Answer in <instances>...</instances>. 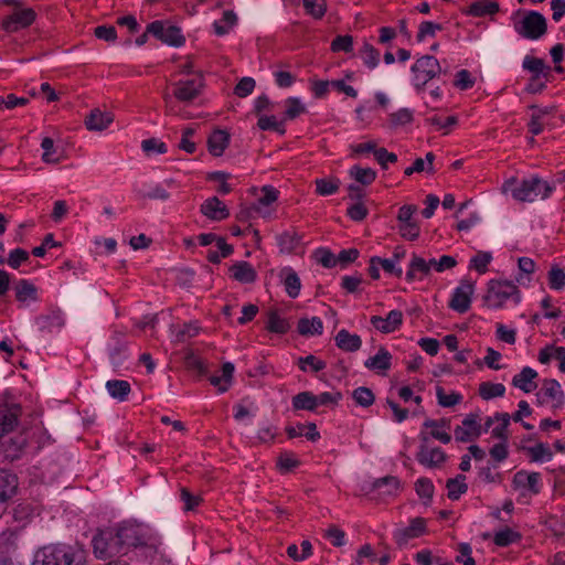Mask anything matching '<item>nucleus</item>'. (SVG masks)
<instances>
[{
  "label": "nucleus",
  "mask_w": 565,
  "mask_h": 565,
  "mask_svg": "<svg viewBox=\"0 0 565 565\" xmlns=\"http://www.w3.org/2000/svg\"><path fill=\"white\" fill-rule=\"evenodd\" d=\"M446 487L448 490V498L450 500H458L460 495L468 490L466 477L463 475H458L456 478L449 479Z\"/></svg>",
  "instance_id": "obj_37"
},
{
  "label": "nucleus",
  "mask_w": 565,
  "mask_h": 565,
  "mask_svg": "<svg viewBox=\"0 0 565 565\" xmlns=\"http://www.w3.org/2000/svg\"><path fill=\"white\" fill-rule=\"evenodd\" d=\"M413 119V113L408 108H402L391 114V124L393 126H402L411 122Z\"/></svg>",
  "instance_id": "obj_62"
},
{
  "label": "nucleus",
  "mask_w": 565,
  "mask_h": 565,
  "mask_svg": "<svg viewBox=\"0 0 565 565\" xmlns=\"http://www.w3.org/2000/svg\"><path fill=\"white\" fill-rule=\"evenodd\" d=\"M499 11V4L495 1L490 0H480L473 2L467 13L472 17H484V15H493Z\"/></svg>",
  "instance_id": "obj_30"
},
{
  "label": "nucleus",
  "mask_w": 565,
  "mask_h": 565,
  "mask_svg": "<svg viewBox=\"0 0 565 565\" xmlns=\"http://www.w3.org/2000/svg\"><path fill=\"white\" fill-rule=\"evenodd\" d=\"M430 275L429 266L426 263V259L414 254L409 262L408 270L406 271V279L408 281H414L417 279H423Z\"/></svg>",
  "instance_id": "obj_24"
},
{
  "label": "nucleus",
  "mask_w": 565,
  "mask_h": 565,
  "mask_svg": "<svg viewBox=\"0 0 565 565\" xmlns=\"http://www.w3.org/2000/svg\"><path fill=\"white\" fill-rule=\"evenodd\" d=\"M360 56L369 68H375L380 62L379 51L371 44L364 43Z\"/></svg>",
  "instance_id": "obj_45"
},
{
  "label": "nucleus",
  "mask_w": 565,
  "mask_h": 565,
  "mask_svg": "<svg viewBox=\"0 0 565 565\" xmlns=\"http://www.w3.org/2000/svg\"><path fill=\"white\" fill-rule=\"evenodd\" d=\"M173 96L181 103H191L202 92L203 81L201 77L180 79L172 84Z\"/></svg>",
  "instance_id": "obj_12"
},
{
  "label": "nucleus",
  "mask_w": 565,
  "mask_h": 565,
  "mask_svg": "<svg viewBox=\"0 0 565 565\" xmlns=\"http://www.w3.org/2000/svg\"><path fill=\"white\" fill-rule=\"evenodd\" d=\"M334 340L337 347L345 352H355L362 345L361 338L358 334L350 333L345 329H341Z\"/></svg>",
  "instance_id": "obj_25"
},
{
  "label": "nucleus",
  "mask_w": 565,
  "mask_h": 565,
  "mask_svg": "<svg viewBox=\"0 0 565 565\" xmlns=\"http://www.w3.org/2000/svg\"><path fill=\"white\" fill-rule=\"evenodd\" d=\"M29 253L25 249L22 248H15L10 252L8 259H6V263L13 269H17L20 267V265L26 260H29Z\"/></svg>",
  "instance_id": "obj_54"
},
{
  "label": "nucleus",
  "mask_w": 565,
  "mask_h": 565,
  "mask_svg": "<svg viewBox=\"0 0 565 565\" xmlns=\"http://www.w3.org/2000/svg\"><path fill=\"white\" fill-rule=\"evenodd\" d=\"M257 126L262 130H275L280 134L285 132V129L281 128L280 122L275 116H260Z\"/></svg>",
  "instance_id": "obj_59"
},
{
  "label": "nucleus",
  "mask_w": 565,
  "mask_h": 565,
  "mask_svg": "<svg viewBox=\"0 0 565 565\" xmlns=\"http://www.w3.org/2000/svg\"><path fill=\"white\" fill-rule=\"evenodd\" d=\"M285 290L290 298H297L300 292L301 282L300 278L291 268H284L280 273Z\"/></svg>",
  "instance_id": "obj_28"
},
{
  "label": "nucleus",
  "mask_w": 565,
  "mask_h": 565,
  "mask_svg": "<svg viewBox=\"0 0 565 565\" xmlns=\"http://www.w3.org/2000/svg\"><path fill=\"white\" fill-rule=\"evenodd\" d=\"M230 143V135L222 129L215 130L207 140V147L211 154L220 157Z\"/></svg>",
  "instance_id": "obj_27"
},
{
  "label": "nucleus",
  "mask_w": 565,
  "mask_h": 565,
  "mask_svg": "<svg viewBox=\"0 0 565 565\" xmlns=\"http://www.w3.org/2000/svg\"><path fill=\"white\" fill-rule=\"evenodd\" d=\"M299 367L302 371H306V365H309L313 372H319L326 367V363L315 355H307L305 358H299L298 360Z\"/></svg>",
  "instance_id": "obj_61"
},
{
  "label": "nucleus",
  "mask_w": 565,
  "mask_h": 565,
  "mask_svg": "<svg viewBox=\"0 0 565 565\" xmlns=\"http://www.w3.org/2000/svg\"><path fill=\"white\" fill-rule=\"evenodd\" d=\"M512 19L514 31L524 39L539 40L546 33V19L537 11H518Z\"/></svg>",
  "instance_id": "obj_4"
},
{
  "label": "nucleus",
  "mask_w": 565,
  "mask_h": 565,
  "mask_svg": "<svg viewBox=\"0 0 565 565\" xmlns=\"http://www.w3.org/2000/svg\"><path fill=\"white\" fill-rule=\"evenodd\" d=\"M237 15L234 11L227 10L223 13L220 21L213 23L214 31L217 35H224L236 24Z\"/></svg>",
  "instance_id": "obj_38"
},
{
  "label": "nucleus",
  "mask_w": 565,
  "mask_h": 565,
  "mask_svg": "<svg viewBox=\"0 0 565 565\" xmlns=\"http://www.w3.org/2000/svg\"><path fill=\"white\" fill-rule=\"evenodd\" d=\"M118 543L126 554L130 547L143 546L149 551L157 552L158 540L140 525L132 523H121L117 529H114Z\"/></svg>",
  "instance_id": "obj_3"
},
{
  "label": "nucleus",
  "mask_w": 565,
  "mask_h": 565,
  "mask_svg": "<svg viewBox=\"0 0 565 565\" xmlns=\"http://www.w3.org/2000/svg\"><path fill=\"white\" fill-rule=\"evenodd\" d=\"M504 393L505 386L501 383L482 382L479 385V395L484 401L502 397Z\"/></svg>",
  "instance_id": "obj_36"
},
{
  "label": "nucleus",
  "mask_w": 565,
  "mask_h": 565,
  "mask_svg": "<svg viewBox=\"0 0 565 565\" xmlns=\"http://www.w3.org/2000/svg\"><path fill=\"white\" fill-rule=\"evenodd\" d=\"M492 259V255L489 252H478L470 260V267L475 268L480 274L487 271L488 265Z\"/></svg>",
  "instance_id": "obj_53"
},
{
  "label": "nucleus",
  "mask_w": 565,
  "mask_h": 565,
  "mask_svg": "<svg viewBox=\"0 0 565 565\" xmlns=\"http://www.w3.org/2000/svg\"><path fill=\"white\" fill-rule=\"evenodd\" d=\"M141 149L148 156L153 154V153L162 154V153H166L168 150L166 143L160 141L157 138H149V139L142 140Z\"/></svg>",
  "instance_id": "obj_52"
},
{
  "label": "nucleus",
  "mask_w": 565,
  "mask_h": 565,
  "mask_svg": "<svg viewBox=\"0 0 565 565\" xmlns=\"http://www.w3.org/2000/svg\"><path fill=\"white\" fill-rule=\"evenodd\" d=\"M391 353L386 349L381 348L374 356L369 358L364 362V366L370 370L386 371L391 367Z\"/></svg>",
  "instance_id": "obj_29"
},
{
  "label": "nucleus",
  "mask_w": 565,
  "mask_h": 565,
  "mask_svg": "<svg viewBox=\"0 0 565 565\" xmlns=\"http://www.w3.org/2000/svg\"><path fill=\"white\" fill-rule=\"evenodd\" d=\"M323 324L320 318L313 317L311 319L302 318L298 321V332L301 335L310 337L321 334Z\"/></svg>",
  "instance_id": "obj_31"
},
{
  "label": "nucleus",
  "mask_w": 565,
  "mask_h": 565,
  "mask_svg": "<svg viewBox=\"0 0 565 565\" xmlns=\"http://www.w3.org/2000/svg\"><path fill=\"white\" fill-rule=\"evenodd\" d=\"M255 81L252 77H243L235 87V94L238 97H246L253 93Z\"/></svg>",
  "instance_id": "obj_63"
},
{
  "label": "nucleus",
  "mask_w": 565,
  "mask_h": 565,
  "mask_svg": "<svg viewBox=\"0 0 565 565\" xmlns=\"http://www.w3.org/2000/svg\"><path fill=\"white\" fill-rule=\"evenodd\" d=\"M503 192H510L512 198L521 202H533L537 198L546 199L551 192L552 186L539 178L523 179L519 181L511 178L502 185Z\"/></svg>",
  "instance_id": "obj_1"
},
{
  "label": "nucleus",
  "mask_w": 565,
  "mask_h": 565,
  "mask_svg": "<svg viewBox=\"0 0 565 565\" xmlns=\"http://www.w3.org/2000/svg\"><path fill=\"white\" fill-rule=\"evenodd\" d=\"M481 435V425L478 423V416L470 414L455 428V438L460 443H469Z\"/></svg>",
  "instance_id": "obj_15"
},
{
  "label": "nucleus",
  "mask_w": 565,
  "mask_h": 565,
  "mask_svg": "<svg viewBox=\"0 0 565 565\" xmlns=\"http://www.w3.org/2000/svg\"><path fill=\"white\" fill-rule=\"evenodd\" d=\"M147 33L152 34L162 43L171 46H181L185 42L181 30L178 26L164 21H153L148 24Z\"/></svg>",
  "instance_id": "obj_8"
},
{
  "label": "nucleus",
  "mask_w": 565,
  "mask_h": 565,
  "mask_svg": "<svg viewBox=\"0 0 565 565\" xmlns=\"http://www.w3.org/2000/svg\"><path fill=\"white\" fill-rule=\"evenodd\" d=\"M515 489L537 494L541 491V475L539 472L518 471L513 477Z\"/></svg>",
  "instance_id": "obj_16"
},
{
  "label": "nucleus",
  "mask_w": 565,
  "mask_h": 565,
  "mask_svg": "<svg viewBox=\"0 0 565 565\" xmlns=\"http://www.w3.org/2000/svg\"><path fill=\"white\" fill-rule=\"evenodd\" d=\"M315 183H316L317 193L322 196L334 194L339 190V186H340V181L334 178L317 179L315 181Z\"/></svg>",
  "instance_id": "obj_43"
},
{
  "label": "nucleus",
  "mask_w": 565,
  "mask_h": 565,
  "mask_svg": "<svg viewBox=\"0 0 565 565\" xmlns=\"http://www.w3.org/2000/svg\"><path fill=\"white\" fill-rule=\"evenodd\" d=\"M292 407L297 411L303 409V411H310L313 412L317 409L316 404V395H313L311 392L305 391L301 393H298L292 397Z\"/></svg>",
  "instance_id": "obj_34"
},
{
  "label": "nucleus",
  "mask_w": 565,
  "mask_h": 565,
  "mask_svg": "<svg viewBox=\"0 0 565 565\" xmlns=\"http://www.w3.org/2000/svg\"><path fill=\"white\" fill-rule=\"evenodd\" d=\"M422 445L419 446V450L417 452V460L423 466L435 468L441 465L446 460V454L438 447L429 448L426 443L428 437L424 434L420 435Z\"/></svg>",
  "instance_id": "obj_13"
},
{
  "label": "nucleus",
  "mask_w": 565,
  "mask_h": 565,
  "mask_svg": "<svg viewBox=\"0 0 565 565\" xmlns=\"http://www.w3.org/2000/svg\"><path fill=\"white\" fill-rule=\"evenodd\" d=\"M548 285L554 290L565 287V271L557 265H553L548 271Z\"/></svg>",
  "instance_id": "obj_48"
},
{
  "label": "nucleus",
  "mask_w": 565,
  "mask_h": 565,
  "mask_svg": "<svg viewBox=\"0 0 565 565\" xmlns=\"http://www.w3.org/2000/svg\"><path fill=\"white\" fill-rule=\"evenodd\" d=\"M43 149L42 160L49 164H56L61 161V157L57 156V149L54 146V141L50 137H44L41 142Z\"/></svg>",
  "instance_id": "obj_39"
},
{
  "label": "nucleus",
  "mask_w": 565,
  "mask_h": 565,
  "mask_svg": "<svg viewBox=\"0 0 565 565\" xmlns=\"http://www.w3.org/2000/svg\"><path fill=\"white\" fill-rule=\"evenodd\" d=\"M523 68L534 73V75L539 77L543 74L546 66L544 61L541 58L525 56L523 60Z\"/></svg>",
  "instance_id": "obj_58"
},
{
  "label": "nucleus",
  "mask_w": 565,
  "mask_h": 565,
  "mask_svg": "<svg viewBox=\"0 0 565 565\" xmlns=\"http://www.w3.org/2000/svg\"><path fill=\"white\" fill-rule=\"evenodd\" d=\"M520 539V535L511 530L510 527H505L494 535V543L498 546H508Z\"/></svg>",
  "instance_id": "obj_51"
},
{
  "label": "nucleus",
  "mask_w": 565,
  "mask_h": 565,
  "mask_svg": "<svg viewBox=\"0 0 565 565\" xmlns=\"http://www.w3.org/2000/svg\"><path fill=\"white\" fill-rule=\"evenodd\" d=\"M536 377L537 372L530 366H525L519 374L514 375L512 384L523 392L530 393L536 388V384L534 383V379Z\"/></svg>",
  "instance_id": "obj_23"
},
{
  "label": "nucleus",
  "mask_w": 565,
  "mask_h": 565,
  "mask_svg": "<svg viewBox=\"0 0 565 565\" xmlns=\"http://www.w3.org/2000/svg\"><path fill=\"white\" fill-rule=\"evenodd\" d=\"M472 294L473 284L467 280L461 281V284L454 291L449 307L459 313L468 311L470 308Z\"/></svg>",
  "instance_id": "obj_14"
},
{
  "label": "nucleus",
  "mask_w": 565,
  "mask_h": 565,
  "mask_svg": "<svg viewBox=\"0 0 565 565\" xmlns=\"http://www.w3.org/2000/svg\"><path fill=\"white\" fill-rule=\"evenodd\" d=\"M495 419L499 424L492 428V436L501 440H507V429L510 424L511 416L508 413H497Z\"/></svg>",
  "instance_id": "obj_47"
},
{
  "label": "nucleus",
  "mask_w": 565,
  "mask_h": 565,
  "mask_svg": "<svg viewBox=\"0 0 565 565\" xmlns=\"http://www.w3.org/2000/svg\"><path fill=\"white\" fill-rule=\"evenodd\" d=\"M333 52H351L353 50V38L351 35H339L331 43Z\"/></svg>",
  "instance_id": "obj_55"
},
{
  "label": "nucleus",
  "mask_w": 565,
  "mask_h": 565,
  "mask_svg": "<svg viewBox=\"0 0 565 565\" xmlns=\"http://www.w3.org/2000/svg\"><path fill=\"white\" fill-rule=\"evenodd\" d=\"M355 403L362 407H369L374 403V394L369 387L360 386L352 392Z\"/></svg>",
  "instance_id": "obj_49"
},
{
  "label": "nucleus",
  "mask_w": 565,
  "mask_h": 565,
  "mask_svg": "<svg viewBox=\"0 0 565 565\" xmlns=\"http://www.w3.org/2000/svg\"><path fill=\"white\" fill-rule=\"evenodd\" d=\"M412 72L415 87L422 89L430 79L441 73V66L436 57L424 55L414 63Z\"/></svg>",
  "instance_id": "obj_7"
},
{
  "label": "nucleus",
  "mask_w": 565,
  "mask_h": 565,
  "mask_svg": "<svg viewBox=\"0 0 565 565\" xmlns=\"http://www.w3.org/2000/svg\"><path fill=\"white\" fill-rule=\"evenodd\" d=\"M36 18V13L32 8L14 9L13 12L2 20L0 26L8 33L18 32L20 29L30 26Z\"/></svg>",
  "instance_id": "obj_10"
},
{
  "label": "nucleus",
  "mask_w": 565,
  "mask_h": 565,
  "mask_svg": "<svg viewBox=\"0 0 565 565\" xmlns=\"http://www.w3.org/2000/svg\"><path fill=\"white\" fill-rule=\"evenodd\" d=\"M350 175L354 178L356 182L369 185L375 180L376 172L371 168L354 166L350 169Z\"/></svg>",
  "instance_id": "obj_41"
},
{
  "label": "nucleus",
  "mask_w": 565,
  "mask_h": 565,
  "mask_svg": "<svg viewBox=\"0 0 565 565\" xmlns=\"http://www.w3.org/2000/svg\"><path fill=\"white\" fill-rule=\"evenodd\" d=\"M403 321V313L399 310H392L388 312L386 318L380 316H373L371 323L383 333H391L395 331Z\"/></svg>",
  "instance_id": "obj_19"
},
{
  "label": "nucleus",
  "mask_w": 565,
  "mask_h": 565,
  "mask_svg": "<svg viewBox=\"0 0 565 565\" xmlns=\"http://www.w3.org/2000/svg\"><path fill=\"white\" fill-rule=\"evenodd\" d=\"M85 552L65 545L46 546L36 552L33 565H84Z\"/></svg>",
  "instance_id": "obj_2"
},
{
  "label": "nucleus",
  "mask_w": 565,
  "mask_h": 565,
  "mask_svg": "<svg viewBox=\"0 0 565 565\" xmlns=\"http://www.w3.org/2000/svg\"><path fill=\"white\" fill-rule=\"evenodd\" d=\"M231 276L242 282L250 284L256 280L257 274L252 265L247 262H237L230 268Z\"/></svg>",
  "instance_id": "obj_22"
},
{
  "label": "nucleus",
  "mask_w": 565,
  "mask_h": 565,
  "mask_svg": "<svg viewBox=\"0 0 565 565\" xmlns=\"http://www.w3.org/2000/svg\"><path fill=\"white\" fill-rule=\"evenodd\" d=\"M114 121V116L110 113L102 111L98 108L93 109L85 119V125L88 130L103 131Z\"/></svg>",
  "instance_id": "obj_21"
},
{
  "label": "nucleus",
  "mask_w": 565,
  "mask_h": 565,
  "mask_svg": "<svg viewBox=\"0 0 565 565\" xmlns=\"http://www.w3.org/2000/svg\"><path fill=\"white\" fill-rule=\"evenodd\" d=\"M302 3L307 14H309L313 19H322V17L327 12L326 0H302Z\"/></svg>",
  "instance_id": "obj_42"
},
{
  "label": "nucleus",
  "mask_w": 565,
  "mask_h": 565,
  "mask_svg": "<svg viewBox=\"0 0 565 565\" xmlns=\"http://www.w3.org/2000/svg\"><path fill=\"white\" fill-rule=\"evenodd\" d=\"M315 256H316L317 262L326 268H331V267L335 266V264H337V258L328 249L319 248L316 252Z\"/></svg>",
  "instance_id": "obj_64"
},
{
  "label": "nucleus",
  "mask_w": 565,
  "mask_h": 565,
  "mask_svg": "<svg viewBox=\"0 0 565 565\" xmlns=\"http://www.w3.org/2000/svg\"><path fill=\"white\" fill-rule=\"evenodd\" d=\"M21 406L10 396H0V437L14 429Z\"/></svg>",
  "instance_id": "obj_9"
},
{
  "label": "nucleus",
  "mask_w": 565,
  "mask_h": 565,
  "mask_svg": "<svg viewBox=\"0 0 565 565\" xmlns=\"http://www.w3.org/2000/svg\"><path fill=\"white\" fill-rule=\"evenodd\" d=\"M306 111L305 105L297 97H289L286 99L285 117L287 119H295Z\"/></svg>",
  "instance_id": "obj_50"
},
{
  "label": "nucleus",
  "mask_w": 565,
  "mask_h": 565,
  "mask_svg": "<svg viewBox=\"0 0 565 565\" xmlns=\"http://www.w3.org/2000/svg\"><path fill=\"white\" fill-rule=\"evenodd\" d=\"M15 297L20 302L35 301L36 287L30 281L22 279L15 286Z\"/></svg>",
  "instance_id": "obj_35"
},
{
  "label": "nucleus",
  "mask_w": 565,
  "mask_h": 565,
  "mask_svg": "<svg viewBox=\"0 0 565 565\" xmlns=\"http://www.w3.org/2000/svg\"><path fill=\"white\" fill-rule=\"evenodd\" d=\"M373 263H379L381 267L388 274L394 275L396 277H401L403 275V270L401 267L396 266V260L392 258H381L373 257Z\"/></svg>",
  "instance_id": "obj_60"
},
{
  "label": "nucleus",
  "mask_w": 565,
  "mask_h": 565,
  "mask_svg": "<svg viewBox=\"0 0 565 565\" xmlns=\"http://www.w3.org/2000/svg\"><path fill=\"white\" fill-rule=\"evenodd\" d=\"M527 454L533 461H550L553 457V452L548 445L539 443L527 448Z\"/></svg>",
  "instance_id": "obj_44"
},
{
  "label": "nucleus",
  "mask_w": 565,
  "mask_h": 565,
  "mask_svg": "<svg viewBox=\"0 0 565 565\" xmlns=\"http://www.w3.org/2000/svg\"><path fill=\"white\" fill-rule=\"evenodd\" d=\"M425 531V521L420 518L412 520L409 526L397 529L394 539L399 546H404L412 539L418 537Z\"/></svg>",
  "instance_id": "obj_18"
},
{
  "label": "nucleus",
  "mask_w": 565,
  "mask_h": 565,
  "mask_svg": "<svg viewBox=\"0 0 565 565\" xmlns=\"http://www.w3.org/2000/svg\"><path fill=\"white\" fill-rule=\"evenodd\" d=\"M370 490L376 492L380 499H385L398 492L399 480L396 477L386 476L373 481Z\"/></svg>",
  "instance_id": "obj_20"
},
{
  "label": "nucleus",
  "mask_w": 565,
  "mask_h": 565,
  "mask_svg": "<svg viewBox=\"0 0 565 565\" xmlns=\"http://www.w3.org/2000/svg\"><path fill=\"white\" fill-rule=\"evenodd\" d=\"M520 298V291L513 282L491 280L484 300L490 308L499 309L510 299L519 303Z\"/></svg>",
  "instance_id": "obj_5"
},
{
  "label": "nucleus",
  "mask_w": 565,
  "mask_h": 565,
  "mask_svg": "<svg viewBox=\"0 0 565 565\" xmlns=\"http://www.w3.org/2000/svg\"><path fill=\"white\" fill-rule=\"evenodd\" d=\"M540 404L551 403L553 408H559L564 404V393L561 384L556 380H544L542 387L536 393Z\"/></svg>",
  "instance_id": "obj_11"
},
{
  "label": "nucleus",
  "mask_w": 565,
  "mask_h": 565,
  "mask_svg": "<svg viewBox=\"0 0 565 565\" xmlns=\"http://www.w3.org/2000/svg\"><path fill=\"white\" fill-rule=\"evenodd\" d=\"M201 213L212 221H222L230 216L226 205L216 196L205 200L201 205Z\"/></svg>",
  "instance_id": "obj_17"
},
{
  "label": "nucleus",
  "mask_w": 565,
  "mask_h": 565,
  "mask_svg": "<svg viewBox=\"0 0 565 565\" xmlns=\"http://www.w3.org/2000/svg\"><path fill=\"white\" fill-rule=\"evenodd\" d=\"M93 551L97 558L106 559L124 555L114 529L99 531L92 541Z\"/></svg>",
  "instance_id": "obj_6"
},
{
  "label": "nucleus",
  "mask_w": 565,
  "mask_h": 565,
  "mask_svg": "<svg viewBox=\"0 0 565 565\" xmlns=\"http://www.w3.org/2000/svg\"><path fill=\"white\" fill-rule=\"evenodd\" d=\"M109 395L118 401H125L130 392V384L122 380H110L106 382Z\"/></svg>",
  "instance_id": "obj_33"
},
{
  "label": "nucleus",
  "mask_w": 565,
  "mask_h": 565,
  "mask_svg": "<svg viewBox=\"0 0 565 565\" xmlns=\"http://www.w3.org/2000/svg\"><path fill=\"white\" fill-rule=\"evenodd\" d=\"M441 30V25L431 21H424L419 25L417 41L422 42L427 36H435L437 31Z\"/></svg>",
  "instance_id": "obj_56"
},
{
  "label": "nucleus",
  "mask_w": 565,
  "mask_h": 565,
  "mask_svg": "<svg viewBox=\"0 0 565 565\" xmlns=\"http://www.w3.org/2000/svg\"><path fill=\"white\" fill-rule=\"evenodd\" d=\"M267 329L275 333H285L289 329V323L279 316L277 310H270L268 312Z\"/></svg>",
  "instance_id": "obj_40"
},
{
  "label": "nucleus",
  "mask_w": 565,
  "mask_h": 565,
  "mask_svg": "<svg viewBox=\"0 0 565 565\" xmlns=\"http://www.w3.org/2000/svg\"><path fill=\"white\" fill-rule=\"evenodd\" d=\"M436 397L438 404L443 407H452L462 401V396L459 393L451 392L448 394L441 386L436 387Z\"/></svg>",
  "instance_id": "obj_46"
},
{
  "label": "nucleus",
  "mask_w": 565,
  "mask_h": 565,
  "mask_svg": "<svg viewBox=\"0 0 565 565\" xmlns=\"http://www.w3.org/2000/svg\"><path fill=\"white\" fill-rule=\"evenodd\" d=\"M415 489L417 494L423 498L430 500L434 494V484L433 482L427 478H420L415 483Z\"/></svg>",
  "instance_id": "obj_57"
},
{
  "label": "nucleus",
  "mask_w": 565,
  "mask_h": 565,
  "mask_svg": "<svg viewBox=\"0 0 565 565\" xmlns=\"http://www.w3.org/2000/svg\"><path fill=\"white\" fill-rule=\"evenodd\" d=\"M18 487L14 475L0 470V505H3L15 493Z\"/></svg>",
  "instance_id": "obj_26"
},
{
  "label": "nucleus",
  "mask_w": 565,
  "mask_h": 565,
  "mask_svg": "<svg viewBox=\"0 0 565 565\" xmlns=\"http://www.w3.org/2000/svg\"><path fill=\"white\" fill-rule=\"evenodd\" d=\"M277 243L284 253L295 252L301 244V236L297 232H285L277 236Z\"/></svg>",
  "instance_id": "obj_32"
}]
</instances>
